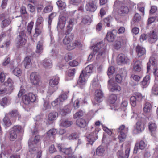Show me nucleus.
Segmentation results:
<instances>
[{
	"instance_id": "nucleus-1",
	"label": "nucleus",
	"mask_w": 158,
	"mask_h": 158,
	"mask_svg": "<svg viewBox=\"0 0 158 158\" xmlns=\"http://www.w3.org/2000/svg\"><path fill=\"white\" fill-rule=\"evenodd\" d=\"M106 45L104 44L102 41L98 43L93 49V54L97 56H105L107 53Z\"/></svg>"
},
{
	"instance_id": "nucleus-2",
	"label": "nucleus",
	"mask_w": 158,
	"mask_h": 158,
	"mask_svg": "<svg viewBox=\"0 0 158 158\" xmlns=\"http://www.w3.org/2000/svg\"><path fill=\"white\" fill-rule=\"evenodd\" d=\"M118 138L120 142L124 141L126 138V134L128 131V128H125L124 125H121L117 130Z\"/></svg>"
},
{
	"instance_id": "nucleus-3",
	"label": "nucleus",
	"mask_w": 158,
	"mask_h": 158,
	"mask_svg": "<svg viewBox=\"0 0 158 158\" xmlns=\"http://www.w3.org/2000/svg\"><path fill=\"white\" fill-rule=\"evenodd\" d=\"M26 35L24 31L20 32L16 40V45L18 48H20L25 45L26 42Z\"/></svg>"
},
{
	"instance_id": "nucleus-4",
	"label": "nucleus",
	"mask_w": 158,
	"mask_h": 158,
	"mask_svg": "<svg viewBox=\"0 0 158 158\" xmlns=\"http://www.w3.org/2000/svg\"><path fill=\"white\" fill-rule=\"evenodd\" d=\"M142 99L143 97L141 94L136 93L130 98L131 104L133 106L135 107L138 103L142 100Z\"/></svg>"
},
{
	"instance_id": "nucleus-5",
	"label": "nucleus",
	"mask_w": 158,
	"mask_h": 158,
	"mask_svg": "<svg viewBox=\"0 0 158 158\" xmlns=\"http://www.w3.org/2000/svg\"><path fill=\"white\" fill-rule=\"evenodd\" d=\"M85 8L87 11L94 12L97 9V2L95 1L89 0L87 2Z\"/></svg>"
},
{
	"instance_id": "nucleus-6",
	"label": "nucleus",
	"mask_w": 158,
	"mask_h": 158,
	"mask_svg": "<svg viewBox=\"0 0 158 158\" xmlns=\"http://www.w3.org/2000/svg\"><path fill=\"white\" fill-rule=\"evenodd\" d=\"M29 146V151L28 152L27 158H34L35 154L37 152L38 148L37 145L35 144L34 145L32 143H28Z\"/></svg>"
},
{
	"instance_id": "nucleus-7",
	"label": "nucleus",
	"mask_w": 158,
	"mask_h": 158,
	"mask_svg": "<svg viewBox=\"0 0 158 158\" xmlns=\"http://www.w3.org/2000/svg\"><path fill=\"white\" fill-rule=\"evenodd\" d=\"M146 123L145 119L143 118H141L137 122L136 129L138 133L141 132L144 130Z\"/></svg>"
},
{
	"instance_id": "nucleus-8",
	"label": "nucleus",
	"mask_w": 158,
	"mask_h": 158,
	"mask_svg": "<svg viewBox=\"0 0 158 158\" xmlns=\"http://www.w3.org/2000/svg\"><path fill=\"white\" fill-rule=\"evenodd\" d=\"M77 23V21L76 19L71 18L68 22V24L66 27V31L65 34H69L72 31L73 25L75 23Z\"/></svg>"
},
{
	"instance_id": "nucleus-9",
	"label": "nucleus",
	"mask_w": 158,
	"mask_h": 158,
	"mask_svg": "<svg viewBox=\"0 0 158 158\" xmlns=\"http://www.w3.org/2000/svg\"><path fill=\"white\" fill-rule=\"evenodd\" d=\"M31 82L33 85H37L40 83L39 76L36 72L32 73L30 76Z\"/></svg>"
},
{
	"instance_id": "nucleus-10",
	"label": "nucleus",
	"mask_w": 158,
	"mask_h": 158,
	"mask_svg": "<svg viewBox=\"0 0 158 158\" xmlns=\"http://www.w3.org/2000/svg\"><path fill=\"white\" fill-rule=\"evenodd\" d=\"M98 130H95L91 134L89 135L87 137V140L88 143L87 144H90L92 145L96 139H97V134L98 133Z\"/></svg>"
},
{
	"instance_id": "nucleus-11",
	"label": "nucleus",
	"mask_w": 158,
	"mask_h": 158,
	"mask_svg": "<svg viewBox=\"0 0 158 158\" xmlns=\"http://www.w3.org/2000/svg\"><path fill=\"white\" fill-rule=\"evenodd\" d=\"M67 18L64 16H61L58 21L57 28L58 30L63 29L65 27Z\"/></svg>"
},
{
	"instance_id": "nucleus-12",
	"label": "nucleus",
	"mask_w": 158,
	"mask_h": 158,
	"mask_svg": "<svg viewBox=\"0 0 158 158\" xmlns=\"http://www.w3.org/2000/svg\"><path fill=\"white\" fill-rule=\"evenodd\" d=\"M67 95L63 94L60 95L59 97L52 103V105L53 106L60 105L61 102L64 101L67 98Z\"/></svg>"
},
{
	"instance_id": "nucleus-13",
	"label": "nucleus",
	"mask_w": 158,
	"mask_h": 158,
	"mask_svg": "<svg viewBox=\"0 0 158 158\" xmlns=\"http://www.w3.org/2000/svg\"><path fill=\"white\" fill-rule=\"evenodd\" d=\"M129 61L128 58L124 54H121L118 55L117 59V62L118 64H127Z\"/></svg>"
},
{
	"instance_id": "nucleus-14",
	"label": "nucleus",
	"mask_w": 158,
	"mask_h": 158,
	"mask_svg": "<svg viewBox=\"0 0 158 158\" xmlns=\"http://www.w3.org/2000/svg\"><path fill=\"white\" fill-rule=\"evenodd\" d=\"M59 151L62 153L66 155H69L72 154L73 152L71 147L68 148H63L60 144L57 145Z\"/></svg>"
},
{
	"instance_id": "nucleus-15",
	"label": "nucleus",
	"mask_w": 158,
	"mask_h": 158,
	"mask_svg": "<svg viewBox=\"0 0 158 158\" xmlns=\"http://www.w3.org/2000/svg\"><path fill=\"white\" fill-rule=\"evenodd\" d=\"M130 11L129 7L124 5L122 6L118 10V13L121 16H125L128 14Z\"/></svg>"
},
{
	"instance_id": "nucleus-16",
	"label": "nucleus",
	"mask_w": 158,
	"mask_h": 158,
	"mask_svg": "<svg viewBox=\"0 0 158 158\" xmlns=\"http://www.w3.org/2000/svg\"><path fill=\"white\" fill-rule=\"evenodd\" d=\"M147 37L148 42L151 43H153L156 41L158 36L156 33L153 31L152 33L148 34Z\"/></svg>"
},
{
	"instance_id": "nucleus-17",
	"label": "nucleus",
	"mask_w": 158,
	"mask_h": 158,
	"mask_svg": "<svg viewBox=\"0 0 158 158\" xmlns=\"http://www.w3.org/2000/svg\"><path fill=\"white\" fill-rule=\"evenodd\" d=\"M88 77H85L83 73H81L77 81V83L81 88H83L85 85L87 81L86 79Z\"/></svg>"
},
{
	"instance_id": "nucleus-18",
	"label": "nucleus",
	"mask_w": 158,
	"mask_h": 158,
	"mask_svg": "<svg viewBox=\"0 0 158 158\" xmlns=\"http://www.w3.org/2000/svg\"><path fill=\"white\" fill-rule=\"evenodd\" d=\"M8 115L12 118L19 120L21 116L17 110H13L8 113Z\"/></svg>"
},
{
	"instance_id": "nucleus-19",
	"label": "nucleus",
	"mask_w": 158,
	"mask_h": 158,
	"mask_svg": "<svg viewBox=\"0 0 158 158\" xmlns=\"http://www.w3.org/2000/svg\"><path fill=\"white\" fill-rule=\"evenodd\" d=\"M93 69V65H88L82 71L81 73H83L85 77H89L90 74L92 72Z\"/></svg>"
},
{
	"instance_id": "nucleus-20",
	"label": "nucleus",
	"mask_w": 158,
	"mask_h": 158,
	"mask_svg": "<svg viewBox=\"0 0 158 158\" xmlns=\"http://www.w3.org/2000/svg\"><path fill=\"white\" fill-rule=\"evenodd\" d=\"M126 42V41L125 39L117 40L114 43L113 47L115 49L118 50L121 48L122 44H125Z\"/></svg>"
},
{
	"instance_id": "nucleus-21",
	"label": "nucleus",
	"mask_w": 158,
	"mask_h": 158,
	"mask_svg": "<svg viewBox=\"0 0 158 158\" xmlns=\"http://www.w3.org/2000/svg\"><path fill=\"white\" fill-rule=\"evenodd\" d=\"M145 147L146 144L145 142L142 140L139 143H137L135 144L133 151L134 153H136L139 149L143 150Z\"/></svg>"
},
{
	"instance_id": "nucleus-22",
	"label": "nucleus",
	"mask_w": 158,
	"mask_h": 158,
	"mask_svg": "<svg viewBox=\"0 0 158 158\" xmlns=\"http://www.w3.org/2000/svg\"><path fill=\"white\" fill-rule=\"evenodd\" d=\"M42 24L36 25L35 27V33L33 35L34 37H37L40 35L43 31Z\"/></svg>"
},
{
	"instance_id": "nucleus-23",
	"label": "nucleus",
	"mask_w": 158,
	"mask_h": 158,
	"mask_svg": "<svg viewBox=\"0 0 158 158\" xmlns=\"http://www.w3.org/2000/svg\"><path fill=\"white\" fill-rule=\"evenodd\" d=\"M58 116V113L56 112L50 113L48 116L47 124H50L52 123V121L56 120Z\"/></svg>"
},
{
	"instance_id": "nucleus-24",
	"label": "nucleus",
	"mask_w": 158,
	"mask_h": 158,
	"mask_svg": "<svg viewBox=\"0 0 158 158\" xmlns=\"http://www.w3.org/2000/svg\"><path fill=\"white\" fill-rule=\"evenodd\" d=\"M59 78L57 76L53 77L50 79L49 82V86L52 87H55L58 84Z\"/></svg>"
},
{
	"instance_id": "nucleus-25",
	"label": "nucleus",
	"mask_w": 158,
	"mask_h": 158,
	"mask_svg": "<svg viewBox=\"0 0 158 158\" xmlns=\"http://www.w3.org/2000/svg\"><path fill=\"white\" fill-rule=\"evenodd\" d=\"M142 69V62L136 60L134 62L133 66V70L136 72H140Z\"/></svg>"
},
{
	"instance_id": "nucleus-26",
	"label": "nucleus",
	"mask_w": 158,
	"mask_h": 158,
	"mask_svg": "<svg viewBox=\"0 0 158 158\" xmlns=\"http://www.w3.org/2000/svg\"><path fill=\"white\" fill-rule=\"evenodd\" d=\"M136 52L139 57L145 54L146 51L145 48L141 46L138 45L136 47Z\"/></svg>"
},
{
	"instance_id": "nucleus-27",
	"label": "nucleus",
	"mask_w": 158,
	"mask_h": 158,
	"mask_svg": "<svg viewBox=\"0 0 158 158\" xmlns=\"http://www.w3.org/2000/svg\"><path fill=\"white\" fill-rule=\"evenodd\" d=\"M81 47L82 46V44L77 41H76L74 43H73L66 46V49L70 51L75 48L76 47Z\"/></svg>"
},
{
	"instance_id": "nucleus-28",
	"label": "nucleus",
	"mask_w": 158,
	"mask_h": 158,
	"mask_svg": "<svg viewBox=\"0 0 158 158\" xmlns=\"http://www.w3.org/2000/svg\"><path fill=\"white\" fill-rule=\"evenodd\" d=\"M36 100V97L35 95L32 93H30L28 94V96H27V98L25 97L24 101L25 103L27 104L26 102L27 103H29L31 102H34Z\"/></svg>"
},
{
	"instance_id": "nucleus-29",
	"label": "nucleus",
	"mask_w": 158,
	"mask_h": 158,
	"mask_svg": "<svg viewBox=\"0 0 158 158\" xmlns=\"http://www.w3.org/2000/svg\"><path fill=\"white\" fill-rule=\"evenodd\" d=\"M11 129L14 131L17 134L19 133H23L24 131L23 128L20 125H16L14 126Z\"/></svg>"
},
{
	"instance_id": "nucleus-30",
	"label": "nucleus",
	"mask_w": 158,
	"mask_h": 158,
	"mask_svg": "<svg viewBox=\"0 0 158 158\" xmlns=\"http://www.w3.org/2000/svg\"><path fill=\"white\" fill-rule=\"evenodd\" d=\"M150 82V77L149 75L146 76L141 82V85L143 88L146 87Z\"/></svg>"
},
{
	"instance_id": "nucleus-31",
	"label": "nucleus",
	"mask_w": 158,
	"mask_h": 158,
	"mask_svg": "<svg viewBox=\"0 0 158 158\" xmlns=\"http://www.w3.org/2000/svg\"><path fill=\"white\" fill-rule=\"evenodd\" d=\"M95 95L96 98H97V102H101V99L104 96L103 93L101 90H97L95 92Z\"/></svg>"
},
{
	"instance_id": "nucleus-32",
	"label": "nucleus",
	"mask_w": 158,
	"mask_h": 158,
	"mask_svg": "<svg viewBox=\"0 0 158 158\" xmlns=\"http://www.w3.org/2000/svg\"><path fill=\"white\" fill-rule=\"evenodd\" d=\"M115 38V35L112 32H108L106 37V40L109 42H113Z\"/></svg>"
},
{
	"instance_id": "nucleus-33",
	"label": "nucleus",
	"mask_w": 158,
	"mask_h": 158,
	"mask_svg": "<svg viewBox=\"0 0 158 158\" xmlns=\"http://www.w3.org/2000/svg\"><path fill=\"white\" fill-rule=\"evenodd\" d=\"M76 125L81 128H84L86 126V122L84 119H78L76 121Z\"/></svg>"
},
{
	"instance_id": "nucleus-34",
	"label": "nucleus",
	"mask_w": 158,
	"mask_h": 158,
	"mask_svg": "<svg viewBox=\"0 0 158 158\" xmlns=\"http://www.w3.org/2000/svg\"><path fill=\"white\" fill-rule=\"evenodd\" d=\"M91 21V17L88 15H85L82 18V22L85 24L89 25Z\"/></svg>"
},
{
	"instance_id": "nucleus-35",
	"label": "nucleus",
	"mask_w": 158,
	"mask_h": 158,
	"mask_svg": "<svg viewBox=\"0 0 158 158\" xmlns=\"http://www.w3.org/2000/svg\"><path fill=\"white\" fill-rule=\"evenodd\" d=\"M11 22L9 19H5L2 20L1 23V26L2 28H4L10 24Z\"/></svg>"
},
{
	"instance_id": "nucleus-36",
	"label": "nucleus",
	"mask_w": 158,
	"mask_h": 158,
	"mask_svg": "<svg viewBox=\"0 0 158 158\" xmlns=\"http://www.w3.org/2000/svg\"><path fill=\"white\" fill-rule=\"evenodd\" d=\"M42 65L45 68H50L52 66V62L49 59H45L42 61Z\"/></svg>"
},
{
	"instance_id": "nucleus-37",
	"label": "nucleus",
	"mask_w": 158,
	"mask_h": 158,
	"mask_svg": "<svg viewBox=\"0 0 158 158\" xmlns=\"http://www.w3.org/2000/svg\"><path fill=\"white\" fill-rule=\"evenodd\" d=\"M17 134L11 129L9 132V138L12 141H14L17 138Z\"/></svg>"
},
{
	"instance_id": "nucleus-38",
	"label": "nucleus",
	"mask_w": 158,
	"mask_h": 158,
	"mask_svg": "<svg viewBox=\"0 0 158 158\" xmlns=\"http://www.w3.org/2000/svg\"><path fill=\"white\" fill-rule=\"evenodd\" d=\"M24 65L26 68L27 69L29 66H31V60L28 57H26L25 58L23 61Z\"/></svg>"
},
{
	"instance_id": "nucleus-39",
	"label": "nucleus",
	"mask_w": 158,
	"mask_h": 158,
	"mask_svg": "<svg viewBox=\"0 0 158 158\" xmlns=\"http://www.w3.org/2000/svg\"><path fill=\"white\" fill-rule=\"evenodd\" d=\"M3 121L5 126L7 127H10L12 125L10 120L7 116H5L3 119Z\"/></svg>"
},
{
	"instance_id": "nucleus-40",
	"label": "nucleus",
	"mask_w": 158,
	"mask_h": 158,
	"mask_svg": "<svg viewBox=\"0 0 158 158\" xmlns=\"http://www.w3.org/2000/svg\"><path fill=\"white\" fill-rule=\"evenodd\" d=\"M148 127L149 131L152 132L156 131L157 129V126L156 124L152 122H150L149 123Z\"/></svg>"
},
{
	"instance_id": "nucleus-41",
	"label": "nucleus",
	"mask_w": 158,
	"mask_h": 158,
	"mask_svg": "<svg viewBox=\"0 0 158 158\" xmlns=\"http://www.w3.org/2000/svg\"><path fill=\"white\" fill-rule=\"evenodd\" d=\"M151 108V105L148 102H146L144 105L143 111L145 113L150 112Z\"/></svg>"
},
{
	"instance_id": "nucleus-42",
	"label": "nucleus",
	"mask_w": 158,
	"mask_h": 158,
	"mask_svg": "<svg viewBox=\"0 0 158 158\" xmlns=\"http://www.w3.org/2000/svg\"><path fill=\"white\" fill-rule=\"evenodd\" d=\"M43 50V43L42 42H38L36 46V52L38 53H41Z\"/></svg>"
},
{
	"instance_id": "nucleus-43",
	"label": "nucleus",
	"mask_w": 158,
	"mask_h": 158,
	"mask_svg": "<svg viewBox=\"0 0 158 158\" xmlns=\"http://www.w3.org/2000/svg\"><path fill=\"white\" fill-rule=\"evenodd\" d=\"M72 124V121L68 120H63L61 123V125L63 127H69Z\"/></svg>"
},
{
	"instance_id": "nucleus-44",
	"label": "nucleus",
	"mask_w": 158,
	"mask_h": 158,
	"mask_svg": "<svg viewBox=\"0 0 158 158\" xmlns=\"http://www.w3.org/2000/svg\"><path fill=\"white\" fill-rule=\"evenodd\" d=\"M111 92L114 91H119L121 90L120 87L117 84H115L113 85L111 88H109Z\"/></svg>"
},
{
	"instance_id": "nucleus-45",
	"label": "nucleus",
	"mask_w": 158,
	"mask_h": 158,
	"mask_svg": "<svg viewBox=\"0 0 158 158\" xmlns=\"http://www.w3.org/2000/svg\"><path fill=\"white\" fill-rule=\"evenodd\" d=\"M117 99V97L116 95L114 94H112L109 96V102L110 103L113 104L115 103Z\"/></svg>"
},
{
	"instance_id": "nucleus-46",
	"label": "nucleus",
	"mask_w": 158,
	"mask_h": 158,
	"mask_svg": "<svg viewBox=\"0 0 158 158\" xmlns=\"http://www.w3.org/2000/svg\"><path fill=\"white\" fill-rule=\"evenodd\" d=\"M57 131L55 129L52 128L49 130L47 133V135L49 137L52 136L54 137V136L57 133Z\"/></svg>"
},
{
	"instance_id": "nucleus-47",
	"label": "nucleus",
	"mask_w": 158,
	"mask_h": 158,
	"mask_svg": "<svg viewBox=\"0 0 158 158\" xmlns=\"http://www.w3.org/2000/svg\"><path fill=\"white\" fill-rule=\"evenodd\" d=\"M56 4L59 8L61 10L64 9L66 6L65 3L61 0L58 1L56 2Z\"/></svg>"
},
{
	"instance_id": "nucleus-48",
	"label": "nucleus",
	"mask_w": 158,
	"mask_h": 158,
	"mask_svg": "<svg viewBox=\"0 0 158 158\" xmlns=\"http://www.w3.org/2000/svg\"><path fill=\"white\" fill-rule=\"evenodd\" d=\"M104 148L102 146H99L97 149L96 153L99 156L102 155L104 152Z\"/></svg>"
},
{
	"instance_id": "nucleus-49",
	"label": "nucleus",
	"mask_w": 158,
	"mask_h": 158,
	"mask_svg": "<svg viewBox=\"0 0 158 158\" xmlns=\"http://www.w3.org/2000/svg\"><path fill=\"white\" fill-rule=\"evenodd\" d=\"M71 111V109L70 108L65 107L64 109L61 110L60 113L62 116H65L67 114L70 113Z\"/></svg>"
},
{
	"instance_id": "nucleus-50",
	"label": "nucleus",
	"mask_w": 158,
	"mask_h": 158,
	"mask_svg": "<svg viewBox=\"0 0 158 158\" xmlns=\"http://www.w3.org/2000/svg\"><path fill=\"white\" fill-rule=\"evenodd\" d=\"M112 18L111 17H107L103 19L104 23L108 27H109L110 25V23L112 21Z\"/></svg>"
},
{
	"instance_id": "nucleus-51",
	"label": "nucleus",
	"mask_w": 158,
	"mask_h": 158,
	"mask_svg": "<svg viewBox=\"0 0 158 158\" xmlns=\"http://www.w3.org/2000/svg\"><path fill=\"white\" fill-rule=\"evenodd\" d=\"M13 73L16 76H19L21 74V71L19 68H15L13 71Z\"/></svg>"
},
{
	"instance_id": "nucleus-52",
	"label": "nucleus",
	"mask_w": 158,
	"mask_h": 158,
	"mask_svg": "<svg viewBox=\"0 0 158 158\" xmlns=\"http://www.w3.org/2000/svg\"><path fill=\"white\" fill-rule=\"evenodd\" d=\"M141 19V17L138 13L135 14L133 19V21L135 23L138 22Z\"/></svg>"
},
{
	"instance_id": "nucleus-53",
	"label": "nucleus",
	"mask_w": 158,
	"mask_h": 158,
	"mask_svg": "<svg viewBox=\"0 0 158 158\" xmlns=\"http://www.w3.org/2000/svg\"><path fill=\"white\" fill-rule=\"evenodd\" d=\"M33 25L34 22L31 21L28 23L27 27V31L30 34L31 33V30L32 29Z\"/></svg>"
},
{
	"instance_id": "nucleus-54",
	"label": "nucleus",
	"mask_w": 158,
	"mask_h": 158,
	"mask_svg": "<svg viewBox=\"0 0 158 158\" xmlns=\"http://www.w3.org/2000/svg\"><path fill=\"white\" fill-rule=\"evenodd\" d=\"M8 102V99L6 97L3 98L0 100V104L1 105L3 106L7 105Z\"/></svg>"
},
{
	"instance_id": "nucleus-55",
	"label": "nucleus",
	"mask_w": 158,
	"mask_h": 158,
	"mask_svg": "<svg viewBox=\"0 0 158 158\" xmlns=\"http://www.w3.org/2000/svg\"><path fill=\"white\" fill-rule=\"evenodd\" d=\"M130 151V148L129 147H126L125 148V154H124V158H128Z\"/></svg>"
},
{
	"instance_id": "nucleus-56",
	"label": "nucleus",
	"mask_w": 158,
	"mask_h": 158,
	"mask_svg": "<svg viewBox=\"0 0 158 158\" xmlns=\"http://www.w3.org/2000/svg\"><path fill=\"white\" fill-rule=\"evenodd\" d=\"M83 115V112L81 110H80L73 115V118H80L82 117Z\"/></svg>"
},
{
	"instance_id": "nucleus-57",
	"label": "nucleus",
	"mask_w": 158,
	"mask_h": 158,
	"mask_svg": "<svg viewBox=\"0 0 158 158\" xmlns=\"http://www.w3.org/2000/svg\"><path fill=\"white\" fill-rule=\"evenodd\" d=\"M76 69L75 68L71 69L68 70V75L69 76L72 77L74 75Z\"/></svg>"
},
{
	"instance_id": "nucleus-58",
	"label": "nucleus",
	"mask_w": 158,
	"mask_h": 158,
	"mask_svg": "<svg viewBox=\"0 0 158 158\" xmlns=\"http://www.w3.org/2000/svg\"><path fill=\"white\" fill-rule=\"evenodd\" d=\"M53 9L52 6L49 5L45 7L44 9V12L45 13H49L51 12Z\"/></svg>"
},
{
	"instance_id": "nucleus-59",
	"label": "nucleus",
	"mask_w": 158,
	"mask_h": 158,
	"mask_svg": "<svg viewBox=\"0 0 158 158\" xmlns=\"http://www.w3.org/2000/svg\"><path fill=\"white\" fill-rule=\"evenodd\" d=\"M40 136L39 135H36L35 136L34 140L31 142L30 141L28 143H32V144L34 145L35 144L37 145V143L40 141Z\"/></svg>"
},
{
	"instance_id": "nucleus-60",
	"label": "nucleus",
	"mask_w": 158,
	"mask_h": 158,
	"mask_svg": "<svg viewBox=\"0 0 158 158\" xmlns=\"http://www.w3.org/2000/svg\"><path fill=\"white\" fill-rule=\"evenodd\" d=\"M115 69L114 67L111 66L109 67L107 71V74L108 76H110L114 73L115 72Z\"/></svg>"
},
{
	"instance_id": "nucleus-61",
	"label": "nucleus",
	"mask_w": 158,
	"mask_h": 158,
	"mask_svg": "<svg viewBox=\"0 0 158 158\" xmlns=\"http://www.w3.org/2000/svg\"><path fill=\"white\" fill-rule=\"evenodd\" d=\"M8 0H2L1 2V6L3 9L5 8L7 6Z\"/></svg>"
},
{
	"instance_id": "nucleus-62",
	"label": "nucleus",
	"mask_w": 158,
	"mask_h": 158,
	"mask_svg": "<svg viewBox=\"0 0 158 158\" xmlns=\"http://www.w3.org/2000/svg\"><path fill=\"white\" fill-rule=\"evenodd\" d=\"M71 41V40L69 36H66L63 39V42L64 44H68L70 43Z\"/></svg>"
},
{
	"instance_id": "nucleus-63",
	"label": "nucleus",
	"mask_w": 158,
	"mask_h": 158,
	"mask_svg": "<svg viewBox=\"0 0 158 158\" xmlns=\"http://www.w3.org/2000/svg\"><path fill=\"white\" fill-rule=\"evenodd\" d=\"M122 80V77L120 74H117L115 76V80L118 83H120Z\"/></svg>"
},
{
	"instance_id": "nucleus-64",
	"label": "nucleus",
	"mask_w": 158,
	"mask_h": 158,
	"mask_svg": "<svg viewBox=\"0 0 158 158\" xmlns=\"http://www.w3.org/2000/svg\"><path fill=\"white\" fill-rule=\"evenodd\" d=\"M69 64L70 66L74 67L77 66L78 65V62L75 60H73L72 61L69 62Z\"/></svg>"
}]
</instances>
